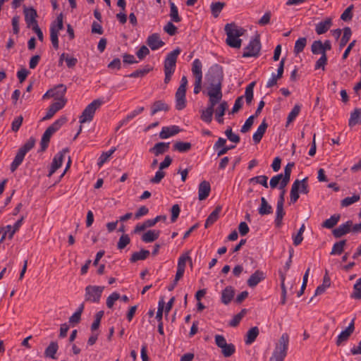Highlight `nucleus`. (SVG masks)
Wrapping results in <instances>:
<instances>
[{"label": "nucleus", "mask_w": 361, "mask_h": 361, "mask_svg": "<svg viewBox=\"0 0 361 361\" xmlns=\"http://www.w3.org/2000/svg\"><path fill=\"white\" fill-rule=\"evenodd\" d=\"M208 92H222L223 68L219 64L210 67L205 76Z\"/></svg>", "instance_id": "1"}, {"label": "nucleus", "mask_w": 361, "mask_h": 361, "mask_svg": "<svg viewBox=\"0 0 361 361\" xmlns=\"http://www.w3.org/2000/svg\"><path fill=\"white\" fill-rule=\"evenodd\" d=\"M67 121V118L65 116H62L55 121L51 126H49L44 134L42 135L41 142H40V151L44 152L49 146V143L50 142V139L51 135L59 130L61 127L66 123Z\"/></svg>", "instance_id": "2"}, {"label": "nucleus", "mask_w": 361, "mask_h": 361, "mask_svg": "<svg viewBox=\"0 0 361 361\" xmlns=\"http://www.w3.org/2000/svg\"><path fill=\"white\" fill-rule=\"evenodd\" d=\"M293 168V162L288 163L284 169L283 173L278 174L271 178L269 182L270 187L271 188H275L278 185H279V189L281 191H286L284 188L290 181Z\"/></svg>", "instance_id": "3"}, {"label": "nucleus", "mask_w": 361, "mask_h": 361, "mask_svg": "<svg viewBox=\"0 0 361 361\" xmlns=\"http://www.w3.org/2000/svg\"><path fill=\"white\" fill-rule=\"evenodd\" d=\"M288 343V335L283 334L276 344L269 361H283L286 356Z\"/></svg>", "instance_id": "4"}, {"label": "nucleus", "mask_w": 361, "mask_h": 361, "mask_svg": "<svg viewBox=\"0 0 361 361\" xmlns=\"http://www.w3.org/2000/svg\"><path fill=\"white\" fill-rule=\"evenodd\" d=\"M104 102L103 99H97L89 104L79 117L80 123L82 124L86 122H90L93 119L97 109H98Z\"/></svg>", "instance_id": "5"}, {"label": "nucleus", "mask_w": 361, "mask_h": 361, "mask_svg": "<svg viewBox=\"0 0 361 361\" xmlns=\"http://www.w3.org/2000/svg\"><path fill=\"white\" fill-rule=\"evenodd\" d=\"M104 289V286L91 285L86 286L85 289V301L93 303L99 302Z\"/></svg>", "instance_id": "6"}, {"label": "nucleus", "mask_w": 361, "mask_h": 361, "mask_svg": "<svg viewBox=\"0 0 361 361\" xmlns=\"http://www.w3.org/2000/svg\"><path fill=\"white\" fill-rule=\"evenodd\" d=\"M261 49V43L259 40V35H257L255 37L250 40L248 45L244 49L243 57H256L259 55Z\"/></svg>", "instance_id": "7"}, {"label": "nucleus", "mask_w": 361, "mask_h": 361, "mask_svg": "<svg viewBox=\"0 0 361 361\" xmlns=\"http://www.w3.org/2000/svg\"><path fill=\"white\" fill-rule=\"evenodd\" d=\"M180 51V49L178 47L166 55L164 66V71L175 72L177 58Z\"/></svg>", "instance_id": "8"}, {"label": "nucleus", "mask_w": 361, "mask_h": 361, "mask_svg": "<svg viewBox=\"0 0 361 361\" xmlns=\"http://www.w3.org/2000/svg\"><path fill=\"white\" fill-rule=\"evenodd\" d=\"M188 261L190 262L192 261L191 257L188 255V253L182 255L179 257L177 265V271L174 279L175 282H178V281L183 276L186 262Z\"/></svg>", "instance_id": "9"}, {"label": "nucleus", "mask_w": 361, "mask_h": 361, "mask_svg": "<svg viewBox=\"0 0 361 361\" xmlns=\"http://www.w3.org/2000/svg\"><path fill=\"white\" fill-rule=\"evenodd\" d=\"M68 152V149L65 148L58 152L54 157L48 176H51L59 169L63 163L64 155Z\"/></svg>", "instance_id": "10"}, {"label": "nucleus", "mask_w": 361, "mask_h": 361, "mask_svg": "<svg viewBox=\"0 0 361 361\" xmlns=\"http://www.w3.org/2000/svg\"><path fill=\"white\" fill-rule=\"evenodd\" d=\"M23 12L25 15V21L27 27L32 28L33 27H35V25H38L37 20H36L37 17V13L34 8L25 7Z\"/></svg>", "instance_id": "11"}, {"label": "nucleus", "mask_w": 361, "mask_h": 361, "mask_svg": "<svg viewBox=\"0 0 361 361\" xmlns=\"http://www.w3.org/2000/svg\"><path fill=\"white\" fill-rule=\"evenodd\" d=\"M309 192V186L307 183V178H304L301 180H295V202L299 198L300 194H307Z\"/></svg>", "instance_id": "12"}, {"label": "nucleus", "mask_w": 361, "mask_h": 361, "mask_svg": "<svg viewBox=\"0 0 361 361\" xmlns=\"http://www.w3.org/2000/svg\"><path fill=\"white\" fill-rule=\"evenodd\" d=\"M66 99H61L53 103L49 107L46 115L42 118V121H47L51 118L60 109H61L66 104Z\"/></svg>", "instance_id": "13"}, {"label": "nucleus", "mask_w": 361, "mask_h": 361, "mask_svg": "<svg viewBox=\"0 0 361 361\" xmlns=\"http://www.w3.org/2000/svg\"><path fill=\"white\" fill-rule=\"evenodd\" d=\"M147 44L153 51L163 47L165 43L160 39L158 33H154L149 35L147 39Z\"/></svg>", "instance_id": "14"}, {"label": "nucleus", "mask_w": 361, "mask_h": 361, "mask_svg": "<svg viewBox=\"0 0 361 361\" xmlns=\"http://www.w3.org/2000/svg\"><path fill=\"white\" fill-rule=\"evenodd\" d=\"M285 193H286V191L281 192L279 198L277 202L276 216V219H275L276 225H279L281 224V221L283 217V215L285 214V213L283 212V203H284Z\"/></svg>", "instance_id": "15"}, {"label": "nucleus", "mask_w": 361, "mask_h": 361, "mask_svg": "<svg viewBox=\"0 0 361 361\" xmlns=\"http://www.w3.org/2000/svg\"><path fill=\"white\" fill-rule=\"evenodd\" d=\"M186 90L178 88L176 92V108L177 110H182L186 106L185 99Z\"/></svg>", "instance_id": "16"}, {"label": "nucleus", "mask_w": 361, "mask_h": 361, "mask_svg": "<svg viewBox=\"0 0 361 361\" xmlns=\"http://www.w3.org/2000/svg\"><path fill=\"white\" fill-rule=\"evenodd\" d=\"M353 226L352 221H348L344 224H341L333 231V235L336 238H341L350 231Z\"/></svg>", "instance_id": "17"}, {"label": "nucleus", "mask_w": 361, "mask_h": 361, "mask_svg": "<svg viewBox=\"0 0 361 361\" xmlns=\"http://www.w3.org/2000/svg\"><path fill=\"white\" fill-rule=\"evenodd\" d=\"M211 191L210 183L207 180L202 181L198 186V198L204 200L208 197Z\"/></svg>", "instance_id": "18"}, {"label": "nucleus", "mask_w": 361, "mask_h": 361, "mask_svg": "<svg viewBox=\"0 0 361 361\" xmlns=\"http://www.w3.org/2000/svg\"><path fill=\"white\" fill-rule=\"evenodd\" d=\"M180 131V129L178 126H165L162 128L159 133V137L166 139L178 134Z\"/></svg>", "instance_id": "19"}, {"label": "nucleus", "mask_w": 361, "mask_h": 361, "mask_svg": "<svg viewBox=\"0 0 361 361\" xmlns=\"http://www.w3.org/2000/svg\"><path fill=\"white\" fill-rule=\"evenodd\" d=\"M354 319L351 321L348 326L343 331H342L337 337L336 344L340 345L342 342L345 341L348 339L349 336L354 331Z\"/></svg>", "instance_id": "20"}, {"label": "nucleus", "mask_w": 361, "mask_h": 361, "mask_svg": "<svg viewBox=\"0 0 361 361\" xmlns=\"http://www.w3.org/2000/svg\"><path fill=\"white\" fill-rule=\"evenodd\" d=\"M332 25V19L327 18L324 20L318 23L315 26V32L317 35L326 33Z\"/></svg>", "instance_id": "21"}, {"label": "nucleus", "mask_w": 361, "mask_h": 361, "mask_svg": "<svg viewBox=\"0 0 361 361\" xmlns=\"http://www.w3.org/2000/svg\"><path fill=\"white\" fill-rule=\"evenodd\" d=\"M53 92L51 93L52 97L55 98L57 101L61 99H66L64 95L66 92V86L63 84H59L53 89H51Z\"/></svg>", "instance_id": "22"}, {"label": "nucleus", "mask_w": 361, "mask_h": 361, "mask_svg": "<svg viewBox=\"0 0 361 361\" xmlns=\"http://www.w3.org/2000/svg\"><path fill=\"white\" fill-rule=\"evenodd\" d=\"M169 142H158L149 149V152H152L155 156L163 154L169 150Z\"/></svg>", "instance_id": "23"}, {"label": "nucleus", "mask_w": 361, "mask_h": 361, "mask_svg": "<svg viewBox=\"0 0 361 361\" xmlns=\"http://www.w3.org/2000/svg\"><path fill=\"white\" fill-rule=\"evenodd\" d=\"M264 279V274L262 271L257 270L252 274L247 280V285L251 287H255L261 281Z\"/></svg>", "instance_id": "24"}, {"label": "nucleus", "mask_w": 361, "mask_h": 361, "mask_svg": "<svg viewBox=\"0 0 361 361\" xmlns=\"http://www.w3.org/2000/svg\"><path fill=\"white\" fill-rule=\"evenodd\" d=\"M207 95L209 99L207 109L214 111V106L219 102L223 97L222 92H207Z\"/></svg>", "instance_id": "25"}, {"label": "nucleus", "mask_w": 361, "mask_h": 361, "mask_svg": "<svg viewBox=\"0 0 361 361\" xmlns=\"http://www.w3.org/2000/svg\"><path fill=\"white\" fill-rule=\"evenodd\" d=\"M224 30L226 35H229V32H231L233 37H240L243 35L245 31L243 28H238L235 23L226 24Z\"/></svg>", "instance_id": "26"}, {"label": "nucleus", "mask_w": 361, "mask_h": 361, "mask_svg": "<svg viewBox=\"0 0 361 361\" xmlns=\"http://www.w3.org/2000/svg\"><path fill=\"white\" fill-rule=\"evenodd\" d=\"M234 289L232 286H227L221 293V302L224 305H228L234 297Z\"/></svg>", "instance_id": "27"}, {"label": "nucleus", "mask_w": 361, "mask_h": 361, "mask_svg": "<svg viewBox=\"0 0 361 361\" xmlns=\"http://www.w3.org/2000/svg\"><path fill=\"white\" fill-rule=\"evenodd\" d=\"M267 127L268 124L266 121L264 120L258 127L257 131L253 134L252 138L255 143H259L261 141Z\"/></svg>", "instance_id": "28"}, {"label": "nucleus", "mask_w": 361, "mask_h": 361, "mask_svg": "<svg viewBox=\"0 0 361 361\" xmlns=\"http://www.w3.org/2000/svg\"><path fill=\"white\" fill-rule=\"evenodd\" d=\"M221 209L222 208L221 206H217L214 209V210L209 215V216L206 219V221L204 224L205 228L209 227L210 226L214 224L217 221V219H219V214L221 211Z\"/></svg>", "instance_id": "29"}, {"label": "nucleus", "mask_w": 361, "mask_h": 361, "mask_svg": "<svg viewBox=\"0 0 361 361\" xmlns=\"http://www.w3.org/2000/svg\"><path fill=\"white\" fill-rule=\"evenodd\" d=\"M169 106L167 104L164 102L162 100L155 101L151 107V115L153 116L160 111H168Z\"/></svg>", "instance_id": "30"}, {"label": "nucleus", "mask_w": 361, "mask_h": 361, "mask_svg": "<svg viewBox=\"0 0 361 361\" xmlns=\"http://www.w3.org/2000/svg\"><path fill=\"white\" fill-rule=\"evenodd\" d=\"M160 231L157 230H149L142 235V240L145 243H151L159 237Z\"/></svg>", "instance_id": "31"}, {"label": "nucleus", "mask_w": 361, "mask_h": 361, "mask_svg": "<svg viewBox=\"0 0 361 361\" xmlns=\"http://www.w3.org/2000/svg\"><path fill=\"white\" fill-rule=\"evenodd\" d=\"M150 255V252L147 250L142 249L139 252H135L132 254L130 261L132 263H135L139 260L146 259Z\"/></svg>", "instance_id": "32"}, {"label": "nucleus", "mask_w": 361, "mask_h": 361, "mask_svg": "<svg viewBox=\"0 0 361 361\" xmlns=\"http://www.w3.org/2000/svg\"><path fill=\"white\" fill-rule=\"evenodd\" d=\"M202 62L200 59H196L192 64V72L195 79H202Z\"/></svg>", "instance_id": "33"}, {"label": "nucleus", "mask_w": 361, "mask_h": 361, "mask_svg": "<svg viewBox=\"0 0 361 361\" xmlns=\"http://www.w3.org/2000/svg\"><path fill=\"white\" fill-rule=\"evenodd\" d=\"M228 104L226 101H223L216 109V119L219 123H224V118H222L225 114L226 110L228 109Z\"/></svg>", "instance_id": "34"}, {"label": "nucleus", "mask_w": 361, "mask_h": 361, "mask_svg": "<svg viewBox=\"0 0 361 361\" xmlns=\"http://www.w3.org/2000/svg\"><path fill=\"white\" fill-rule=\"evenodd\" d=\"M259 334V330L257 326L252 327L246 334V338L245 339V343L246 345L252 344Z\"/></svg>", "instance_id": "35"}, {"label": "nucleus", "mask_w": 361, "mask_h": 361, "mask_svg": "<svg viewBox=\"0 0 361 361\" xmlns=\"http://www.w3.org/2000/svg\"><path fill=\"white\" fill-rule=\"evenodd\" d=\"M361 123V109H355L354 111L351 112L348 121V126L353 127L358 123Z\"/></svg>", "instance_id": "36"}, {"label": "nucleus", "mask_w": 361, "mask_h": 361, "mask_svg": "<svg viewBox=\"0 0 361 361\" xmlns=\"http://www.w3.org/2000/svg\"><path fill=\"white\" fill-rule=\"evenodd\" d=\"M192 145L188 142L177 141L173 145V149L181 153L187 152L190 150Z\"/></svg>", "instance_id": "37"}, {"label": "nucleus", "mask_w": 361, "mask_h": 361, "mask_svg": "<svg viewBox=\"0 0 361 361\" xmlns=\"http://www.w3.org/2000/svg\"><path fill=\"white\" fill-rule=\"evenodd\" d=\"M25 156V154L21 152L20 149H18L14 160L11 164V171L12 172L15 171L17 168L23 162L24 157Z\"/></svg>", "instance_id": "38"}, {"label": "nucleus", "mask_w": 361, "mask_h": 361, "mask_svg": "<svg viewBox=\"0 0 361 361\" xmlns=\"http://www.w3.org/2000/svg\"><path fill=\"white\" fill-rule=\"evenodd\" d=\"M58 349V343L55 341H52L50 343L49 346L45 349L44 355L47 357L56 359L55 354L56 353Z\"/></svg>", "instance_id": "39"}, {"label": "nucleus", "mask_w": 361, "mask_h": 361, "mask_svg": "<svg viewBox=\"0 0 361 361\" xmlns=\"http://www.w3.org/2000/svg\"><path fill=\"white\" fill-rule=\"evenodd\" d=\"M170 4V18L171 21L174 23H179L181 20V18L178 15V10L175 4L172 1H169Z\"/></svg>", "instance_id": "40"}, {"label": "nucleus", "mask_w": 361, "mask_h": 361, "mask_svg": "<svg viewBox=\"0 0 361 361\" xmlns=\"http://www.w3.org/2000/svg\"><path fill=\"white\" fill-rule=\"evenodd\" d=\"M258 212L261 215H267L272 213V207L263 197L261 198V205L258 209Z\"/></svg>", "instance_id": "41"}, {"label": "nucleus", "mask_w": 361, "mask_h": 361, "mask_svg": "<svg viewBox=\"0 0 361 361\" xmlns=\"http://www.w3.org/2000/svg\"><path fill=\"white\" fill-rule=\"evenodd\" d=\"M339 219V214H334L329 219H327L323 222L322 226L326 228H332L338 224Z\"/></svg>", "instance_id": "42"}, {"label": "nucleus", "mask_w": 361, "mask_h": 361, "mask_svg": "<svg viewBox=\"0 0 361 361\" xmlns=\"http://www.w3.org/2000/svg\"><path fill=\"white\" fill-rule=\"evenodd\" d=\"M226 35V44L229 47L238 49L240 47L242 40L239 39V37H233L231 32H229V35Z\"/></svg>", "instance_id": "43"}, {"label": "nucleus", "mask_w": 361, "mask_h": 361, "mask_svg": "<svg viewBox=\"0 0 361 361\" xmlns=\"http://www.w3.org/2000/svg\"><path fill=\"white\" fill-rule=\"evenodd\" d=\"M116 147H114L111 149H110L109 151L104 152L100 155V157L98 159V162H97V165L99 166V167H101L102 166H103V164L105 162L107 161L109 158L114 154V152L116 151Z\"/></svg>", "instance_id": "44"}, {"label": "nucleus", "mask_w": 361, "mask_h": 361, "mask_svg": "<svg viewBox=\"0 0 361 361\" xmlns=\"http://www.w3.org/2000/svg\"><path fill=\"white\" fill-rule=\"evenodd\" d=\"M311 51L313 54H326L324 51L323 43L320 40L314 41L311 46Z\"/></svg>", "instance_id": "45"}, {"label": "nucleus", "mask_w": 361, "mask_h": 361, "mask_svg": "<svg viewBox=\"0 0 361 361\" xmlns=\"http://www.w3.org/2000/svg\"><path fill=\"white\" fill-rule=\"evenodd\" d=\"M331 285L330 279L328 276H324L323 283L322 285L319 286L315 290L314 295H321L324 293L327 288H329Z\"/></svg>", "instance_id": "46"}, {"label": "nucleus", "mask_w": 361, "mask_h": 361, "mask_svg": "<svg viewBox=\"0 0 361 361\" xmlns=\"http://www.w3.org/2000/svg\"><path fill=\"white\" fill-rule=\"evenodd\" d=\"M345 243H346L345 240H341L339 242L334 243V245H333L331 252V255H341L343 251L344 246H345Z\"/></svg>", "instance_id": "47"}, {"label": "nucleus", "mask_w": 361, "mask_h": 361, "mask_svg": "<svg viewBox=\"0 0 361 361\" xmlns=\"http://www.w3.org/2000/svg\"><path fill=\"white\" fill-rule=\"evenodd\" d=\"M63 28V15L60 13L57 17L55 21H54L50 27V30H56V32H59Z\"/></svg>", "instance_id": "48"}, {"label": "nucleus", "mask_w": 361, "mask_h": 361, "mask_svg": "<svg viewBox=\"0 0 361 361\" xmlns=\"http://www.w3.org/2000/svg\"><path fill=\"white\" fill-rule=\"evenodd\" d=\"M351 298L355 300L361 299V277L359 278L353 286V291Z\"/></svg>", "instance_id": "49"}, {"label": "nucleus", "mask_w": 361, "mask_h": 361, "mask_svg": "<svg viewBox=\"0 0 361 361\" xmlns=\"http://www.w3.org/2000/svg\"><path fill=\"white\" fill-rule=\"evenodd\" d=\"M224 6H225V3H224V2L218 1V2L212 3L211 5V11H212V16L214 18H217L219 16V14H220L221 11H222L223 8L224 7Z\"/></svg>", "instance_id": "50"}, {"label": "nucleus", "mask_w": 361, "mask_h": 361, "mask_svg": "<svg viewBox=\"0 0 361 361\" xmlns=\"http://www.w3.org/2000/svg\"><path fill=\"white\" fill-rule=\"evenodd\" d=\"M152 70V68L149 66V65L146 66L142 69L136 70L135 71L130 73L128 77L130 78H142L145 76L146 74H147L150 71Z\"/></svg>", "instance_id": "51"}, {"label": "nucleus", "mask_w": 361, "mask_h": 361, "mask_svg": "<svg viewBox=\"0 0 361 361\" xmlns=\"http://www.w3.org/2000/svg\"><path fill=\"white\" fill-rule=\"evenodd\" d=\"M235 351V347L233 343H226L221 348V353L226 357H231Z\"/></svg>", "instance_id": "52"}, {"label": "nucleus", "mask_w": 361, "mask_h": 361, "mask_svg": "<svg viewBox=\"0 0 361 361\" xmlns=\"http://www.w3.org/2000/svg\"><path fill=\"white\" fill-rule=\"evenodd\" d=\"M255 85V82H252L247 86V87L245 89V97L246 102L248 104H250L251 103V102L253 99V88H254Z\"/></svg>", "instance_id": "53"}, {"label": "nucleus", "mask_w": 361, "mask_h": 361, "mask_svg": "<svg viewBox=\"0 0 361 361\" xmlns=\"http://www.w3.org/2000/svg\"><path fill=\"white\" fill-rule=\"evenodd\" d=\"M352 35L351 29L349 27H345L343 29V35L341 39L340 47L342 48L346 45L348 42L349 41Z\"/></svg>", "instance_id": "54"}, {"label": "nucleus", "mask_w": 361, "mask_h": 361, "mask_svg": "<svg viewBox=\"0 0 361 361\" xmlns=\"http://www.w3.org/2000/svg\"><path fill=\"white\" fill-rule=\"evenodd\" d=\"M268 177L264 175L258 176L253 177L249 180L250 183H255L261 184L264 188H268V183H267Z\"/></svg>", "instance_id": "55"}, {"label": "nucleus", "mask_w": 361, "mask_h": 361, "mask_svg": "<svg viewBox=\"0 0 361 361\" xmlns=\"http://www.w3.org/2000/svg\"><path fill=\"white\" fill-rule=\"evenodd\" d=\"M360 199V197L359 195H353L351 197H347L341 201V206L348 207V206L354 204L355 202H357V201H359Z\"/></svg>", "instance_id": "56"}, {"label": "nucleus", "mask_w": 361, "mask_h": 361, "mask_svg": "<svg viewBox=\"0 0 361 361\" xmlns=\"http://www.w3.org/2000/svg\"><path fill=\"white\" fill-rule=\"evenodd\" d=\"M35 145V139L31 137L19 149L26 154L27 152L34 147Z\"/></svg>", "instance_id": "57"}, {"label": "nucleus", "mask_w": 361, "mask_h": 361, "mask_svg": "<svg viewBox=\"0 0 361 361\" xmlns=\"http://www.w3.org/2000/svg\"><path fill=\"white\" fill-rule=\"evenodd\" d=\"M130 242V239L127 234L122 235L117 244V247L118 250L124 249Z\"/></svg>", "instance_id": "58"}, {"label": "nucleus", "mask_w": 361, "mask_h": 361, "mask_svg": "<svg viewBox=\"0 0 361 361\" xmlns=\"http://www.w3.org/2000/svg\"><path fill=\"white\" fill-rule=\"evenodd\" d=\"M213 113L214 111L210 110V109H206L205 110H202L201 114V119L207 123H210L212 121Z\"/></svg>", "instance_id": "59"}, {"label": "nucleus", "mask_w": 361, "mask_h": 361, "mask_svg": "<svg viewBox=\"0 0 361 361\" xmlns=\"http://www.w3.org/2000/svg\"><path fill=\"white\" fill-rule=\"evenodd\" d=\"M225 134L227 138L233 142L238 143L240 140L239 135L233 133L232 131V128L231 127H228L226 129V130L225 131Z\"/></svg>", "instance_id": "60"}, {"label": "nucleus", "mask_w": 361, "mask_h": 361, "mask_svg": "<svg viewBox=\"0 0 361 361\" xmlns=\"http://www.w3.org/2000/svg\"><path fill=\"white\" fill-rule=\"evenodd\" d=\"M353 5L349 6L341 14V19L343 21L350 20L353 18Z\"/></svg>", "instance_id": "61"}, {"label": "nucleus", "mask_w": 361, "mask_h": 361, "mask_svg": "<svg viewBox=\"0 0 361 361\" xmlns=\"http://www.w3.org/2000/svg\"><path fill=\"white\" fill-rule=\"evenodd\" d=\"M255 117V116H250L245 122L244 125L242 126L240 129V132L243 133H245L250 130L252 126L253 125L254 120Z\"/></svg>", "instance_id": "62"}, {"label": "nucleus", "mask_w": 361, "mask_h": 361, "mask_svg": "<svg viewBox=\"0 0 361 361\" xmlns=\"http://www.w3.org/2000/svg\"><path fill=\"white\" fill-rule=\"evenodd\" d=\"M164 30L170 36H173L177 32V27L173 24L172 21H170L164 27Z\"/></svg>", "instance_id": "63"}, {"label": "nucleus", "mask_w": 361, "mask_h": 361, "mask_svg": "<svg viewBox=\"0 0 361 361\" xmlns=\"http://www.w3.org/2000/svg\"><path fill=\"white\" fill-rule=\"evenodd\" d=\"M120 298V294L116 293V292H114L113 293H111L106 299V306L109 307V308H111L114 305V302L118 300Z\"/></svg>", "instance_id": "64"}]
</instances>
